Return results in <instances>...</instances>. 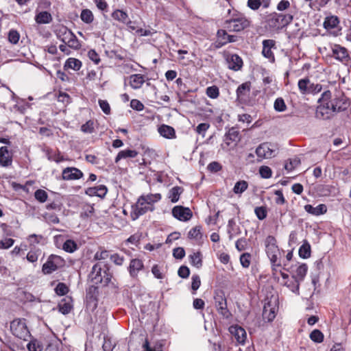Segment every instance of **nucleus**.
Wrapping results in <instances>:
<instances>
[{"label": "nucleus", "mask_w": 351, "mask_h": 351, "mask_svg": "<svg viewBox=\"0 0 351 351\" xmlns=\"http://www.w3.org/2000/svg\"><path fill=\"white\" fill-rule=\"evenodd\" d=\"M38 252L35 250L29 251L27 254V260L30 263H35L38 261Z\"/></svg>", "instance_id": "nucleus-60"}, {"label": "nucleus", "mask_w": 351, "mask_h": 351, "mask_svg": "<svg viewBox=\"0 0 351 351\" xmlns=\"http://www.w3.org/2000/svg\"><path fill=\"white\" fill-rule=\"evenodd\" d=\"M109 252L107 250H102L95 253L94 259L97 261L105 260L109 257Z\"/></svg>", "instance_id": "nucleus-57"}, {"label": "nucleus", "mask_w": 351, "mask_h": 351, "mask_svg": "<svg viewBox=\"0 0 351 351\" xmlns=\"http://www.w3.org/2000/svg\"><path fill=\"white\" fill-rule=\"evenodd\" d=\"M107 193V188L104 185H99L95 187L88 188L86 193L90 196H98L100 197H104Z\"/></svg>", "instance_id": "nucleus-21"}, {"label": "nucleus", "mask_w": 351, "mask_h": 351, "mask_svg": "<svg viewBox=\"0 0 351 351\" xmlns=\"http://www.w3.org/2000/svg\"><path fill=\"white\" fill-rule=\"evenodd\" d=\"M43 239V236L34 234L29 235L27 240L31 245H35L36 244L40 243Z\"/></svg>", "instance_id": "nucleus-58"}, {"label": "nucleus", "mask_w": 351, "mask_h": 351, "mask_svg": "<svg viewBox=\"0 0 351 351\" xmlns=\"http://www.w3.org/2000/svg\"><path fill=\"white\" fill-rule=\"evenodd\" d=\"M144 82V77L141 74H134L130 77V84L134 89L140 88Z\"/></svg>", "instance_id": "nucleus-24"}, {"label": "nucleus", "mask_w": 351, "mask_h": 351, "mask_svg": "<svg viewBox=\"0 0 351 351\" xmlns=\"http://www.w3.org/2000/svg\"><path fill=\"white\" fill-rule=\"evenodd\" d=\"M14 240L10 238L0 241V248L8 249L13 245Z\"/></svg>", "instance_id": "nucleus-62"}, {"label": "nucleus", "mask_w": 351, "mask_h": 351, "mask_svg": "<svg viewBox=\"0 0 351 351\" xmlns=\"http://www.w3.org/2000/svg\"><path fill=\"white\" fill-rule=\"evenodd\" d=\"M215 306L219 314L224 317H228L230 312L227 308L226 300L222 293H217L215 296Z\"/></svg>", "instance_id": "nucleus-12"}, {"label": "nucleus", "mask_w": 351, "mask_h": 351, "mask_svg": "<svg viewBox=\"0 0 351 351\" xmlns=\"http://www.w3.org/2000/svg\"><path fill=\"white\" fill-rule=\"evenodd\" d=\"M239 140V131L234 128H232L226 134L223 143L221 145V148L225 150L232 149L237 145Z\"/></svg>", "instance_id": "nucleus-6"}, {"label": "nucleus", "mask_w": 351, "mask_h": 351, "mask_svg": "<svg viewBox=\"0 0 351 351\" xmlns=\"http://www.w3.org/2000/svg\"><path fill=\"white\" fill-rule=\"evenodd\" d=\"M89 278L95 285H107L111 280L112 275L108 270L102 271L101 265L97 263L93 267Z\"/></svg>", "instance_id": "nucleus-3"}, {"label": "nucleus", "mask_w": 351, "mask_h": 351, "mask_svg": "<svg viewBox=\"0 0 351 351\" xmlns=\"http://www.w3.org/2000/svg\"><path fill=\"white\" fill-rule=\"evenodd\" d=\"M76 249L77 245L72 240H66L63 245V250L69 253L73 252Z\"/></svg>", "instance_id": "nucleus-46"}, {"label": "nucleus", "mask_w": 351, "mask_h": 351, "mask_svg": "<svg viewBox=\"0 0 351 351\" xmlns=\"http://www.w3.org/2000/svg\"><path fill=\"white\" fill-rule=\"evenodd\" d=\"M88 57L95 64H98L100 62V58L99 54L93 49H90L88 52Z\"/></svg>", "instance_id": "nucleus-59"}, {"label": "nucleus", "mask_w": 351, "mask_h": 351, "mask_svg": "<svg viewBox=\"0 0 351 351\" xmlns=\"http://www.w3.org/2000/svg\"><path fill=\"white\" fill-rule=\"evenodd\" d=\"M59 311L62 313L64 315H66L69 313H70L72 305L71 303L68 301H66L65 300H63L60 302L58 304Z\"/></svg>", "instance_id": "nucleus-38"}, {"label": "nucleus", "mask_w": 351, "mask_h": 351, "mask_svg": "<svg viewBox=\"0 0 351 351\" xmlns=\"http://www.w3.org/2000/svg\"><path fill=\"white\" fill-rule=\"evenodd\" d=\"M299 255L303 258H307L311 256V246L309 243L305 241L299 249Z\"/></svg>", "instance_id": "nucleus-36"}, {"label": "nucleus", "mask_w": 351, "mask_h": 351, "mask_svg": "<svg viewBox=\"0 0 351 351\" xmlns=\"http://www.w3.org/2000/svg\"><path fill=\"white\" fill-rule=\"evenodd\" d=\"M259 173L263 178H269L272 176V171L267 166H261L259 169Z\"/></svg>", "instance_id": "nucleus-52"}, {"label": "nucleus", "mask_w": 351, "mask_h": 351, "mask_svg": "<svg viewBox=\"0 0 351 351\" xmlns=\"http://www.w3.org/2000/svg\"><path fill=\"white\" fill-rule=\"evenodd\" d=\"M266 252L272 263H275L278 259L279 250L276 245V240L272 236H269L266 238L265 241Z\"/></svg>", "instance_id": "nucleus-8"}, {"label": "nucleus", "mask_w": 351, "mask_h": 351, "mask_svg": "<svg viewBox=\"0 0 351 351\" xmlns=\"http://www.w3.org/2000/svg\"><path fill=\"white\" fill-rule=\"evenodd\" d=\"M112 17L119 22L123 23H128L130 21L128 15L126 12L121 10H116L112 14Z\"/></svg>", "instance_id": "nucleus-31"}, {"label": "nucleus", "mask_w": 351, "mask_h": 351, "mask_svg": "<svg viewBox=\"0 0 351 351\" xmlns=\"http://www.w3.org/2000/svg\"><path fill=\"white\" fill-rule=\"evenodd\" d=\"M275 46V41L273 40H264L263 41L262 54L264 57L268 58L271 62L274 61V56L271 49Z\"/></svg>", "instance_id": "nucleus-15"}, {"label": "nucleus", "mask_w": 351, "mask_h": 351, "mask_svg": "<svg viewBox=\"0 0 351 351\" xmlns=\"http://www.w3.org/2000/svg\"><path fill=\"white\" fill-rule=\"evenodd\" d=\"M339 23V21L337 16H327L324 22V27L328 30L335 28L338 24Z\"/></svg>", "instance_id": "nucleus-27"}, {"label": "nucleus", "mask_w": 351, "mask_h": 351, "mask_svg": "<svg viewBox=\"0 0 351 351\" xmlns=\"http://www.w3.org/2000/svg\"><path fill=\"white\" fill-rule=\"evenodd\" d=\"M138 155V152L132 149H125L120 151L115 158V162H118L120 160L127 158H135Z\"/></svg>", "instance_id": "nucleus-28"}, {"label": "nucleus", "mask_w": 351, "mask_h": 351, "mask_svg": "<svg viewBox=\"0 0 351 351\" xmlns=\"http://www.w3.org/2000/svg\"><path fill=\"white\" fill-rule=\"evenodd\" d=\"M276 145L269 143H263L256 148V154L261 159H268L276 156Z\"/></svg>", "instance_id": "nucleus-7"}, {"label": "nucleus", "mask_w": 351, "mask_h": 351, "mask_svg": "<svg viewBox=\"0 0 351 351\" xmlns=\"http://www.w3.org/2000/svg\"><path fill=\"white\" fill-rule=\"evenodd\" d=\"M82 21L86 23H90L93 21L94 16L93 12L88 9H84L80 14Z\"/></svg>", "instance_id": "nucleus-37"}, {"label": "nucleus", "mask_w": 351, "mask_h": 351, "mask_svg": "<svg viewBox=\"0 0 351 351\" xmlns=\"http://www.w3.org/2000/svg\"><path fill=\"white\" fill-rule=\"evenodd\" d=\"M308 271V267L306 264L302 263L299 265L295 271V273L293 274V278L297 279L298 281L302 282L305 276L306 275Z\"/></svg>", "instance_id": "nucleus-23"}, {"label": "nucleus", "mask_w": 351, "mask_h": 351, "mask_svg": "<svg viewBox=\"0 0 351 351\" xmlns=\"http://www.w3.org/2000/svg\"><path fill=\"white\" fill-rule=\"evenodd\" d=\"M34 196L35 198L41 203L45 202L48 197L47 192L42 189H38L36 191Z\"/></svg>", "instance_id": "nucleus-45"}, {"label": "nucleus", "mask_w": 351, "mask_h": 351, "mask_svg": "<svg viewBox=\"0 0 351 351\" xmlns=\"http://www.w3.org/2000/svg\"><path fill=\"white\" fill-rule=\"evenodd\" d=\"M173 216L180 221H186L193 216L192 211L186 207L176 206L172 210Z\"/></svg>", "instance_id": "nucleus-11"}, {"label": "nucleus", "mask_w": 351, "mask_h": 351, "mask_svg": "<svg viewBox=\"0 0 351 351\" xmlns=\"http://www.w3.org/2000/svg\"><path fill=\"white\" fill-rule=\"evenodd\" d=\"M311 82L308 78H303L298 81V86L302 95L311 94Z\"/></svg>", "instance_id": "nucleus-22"}, {"label": "nucleus", "mask_w": 351, "mask_h": 351, "mask_svg": "<svg viewBox=\"0 0 351 351\" xmlns=\"http://www.w3.org/2000/svg\"><path fill=\"white\" fill-rule=\"evenodd\" d=\"M182 189L180 186L173 187L169 193V198L171 202L176 203L179 200L180 195L182 193Z\"/></svg>", "instance_id": "nucleus-34"}, {"label": "nucleus", "mask_w": 351, "mask_h": 351, "mask_svg": "<svg viewBox=\"0 0 351 351\" xmlns=\"http://www.w3.org/2000/svg\"><path fill=\"white\" fill-rule=\"evenodd\" d=\"M248 188V183L245 180L237 182L233 187V192L236 195H241Z\"/></svg>", "instance_id": "nucleus-33"}, {"label": "nucleus", "mask_w": 351, "mask_h": 351, "mask_svg": "<svg viewBox=\"0 0 351 351\" xmlns=\"http://www.w3.org/2000/svg\"><path fill=\"white\" fill-rule=\"evenodd\" d=\"M304 210L308 213L315 216L324 214L327 211V208L325 204H319L316 207H314L311 204H306L304 206Z\"/></svg>", "instance_id": "nucleus-19"}, {"label": "nucleus", "mask_w": 351, "mask_h": 351, "mask_svg": "<svg viewBox=\"0 0 351 351\" xmlns=\"http://www.w3.org/2000/svg\"><path fill=\"white\" fill-rule=\"evenodd\" d=\"M191 288L194 291L193 293L199 289L201 285L200 278L198 275H193L191 278Z\"/></svg>", "instance_id": "nucleus-55"}, {"label": "nucleus", "mask_w": 351, "mask_h": 351, "mask_svg": "<svg viewBox=\"0 0 351 351\" xmlns=\"http://www.w3.org/2000/svg\"><path fill=\"white\" fill-rule=\"evenodd\" d=\"M219 88L215 86H209L206 88V95L210 98L215 99L219 96Z\"/></svg>", "instance_id": "nucleus-50"}, {"label": "nucleus", "mask_w": 351, "mask_h": 351, "mask_svg": "<svg viewBox=\"0 0 351 351\" xmlns=\"http://www.w3.org/2000/svg\"><path fill=\"white\" fill-rule=\"evenodd\" d=\"M332 56L340 61L347 60L348 58V53L345 47L339 45H335L332 49Z\"/></svg>", "instance_id": "nucleus-17"}, {"label": "nucleus", "mask_w": 351, "mask_h": 351, "mask_svg": "<svg viewBox=\"0 0 351 351\" xmlns=\"http://www.w3.org/2000/svg\"><path fill=\"white\" fill-rule=\"evenodd\" d=\"M247 5L250 9H252L253 10H256L261 5V0H248Z\"/></svg>", "instance_id": "nucleus-64"}, {"label": "nucleus", "mask_w": 351, "mask_h": 351, "mask_svg": "<svg viewBox=\"0 0 351 351\" xmlns=\"http://www.w3.org/2000/svg\"><path fill=\"white\" fill-rule=\"evenodd\" d=\"M255 214L257 218L260 220H263L267 217V210L265 207L259 206L256 207L254 210Z\"/></svg>", "instance_id": "nucleus-54"}, {"label": "nucleus", "mask_w": 351, "mask_h": 351, "mask_svg": "<svg viewBox=\"0 0 351 351\" xmlns=\"http://www.w3.org/2000/svg\"><path fill=\"white\" fill-rule=\"evenodd\" d=\"M81 130L84 133H93L94 131V122L91 120L86 121L81 126Z\"/></svg>", "instance_id": "nucleus-47"}, {"label": "nucleus", "mask_w": 351, "mask_h": 351, "mask_svg": "<svg viewBox=\"0 0 351 351\" xmlns=\"http://www.w3.org/2000/svg\"><path fill=\"white\" fill-rule=\"evenodd\" d=\"M250 90V84L245 82L240 85L237 90V95L239 97L246 95Z\"/></svg>", "instance_id": "nucleus-39"}, {"label": "nucleus", "mask_w": 351, "mask_h": 351, "mask_svg": "<svg viewBox=\"0 0 351 351\" xmlns=\"http://www.w3.org/2000/svg\"><path fill=\"white\" fill-rule=\"evenodd\" d=\"M228 34L226 33V30H218L217 33V38L216 41V47L219 48L228 43Z\"/></svg>", "instance_id": "nucleus-30"}, {"label": "nucleus", "mask_w": 351, "mask_h": 351, "mask_svg": "<svg viewBox=\"0 0 351 351\" xmlns=\"http://www.w3.org/2000/svg\"><path fill=\"white\" fill-rule=\"evenodd\" d=\"M82 67V62L74 58H69L64 64L65 69H71L74 71H79Z\"/></svg>", "instance_id": "nucleus-29"}, {"label": "nucleus", "mask_w": 351, "mask_h": 351, "mask_svg": "<svg viewBox=\"0 0 351 351\" xmlns=\"http://www.w3.org/2000/svg\"><path fill=\"white\" fill-rule=\"evenodd\" d=\"M152 273L155 278L158 279H162L165 277L162 269L158 265H154L152 268Z\"/></svg>", "instance_id": "nucleus-49"}, {"label": "nucleus", "mask_w": 351, "mask_h": 351, "mask_svg": "<svg viewBox=\"0 0 351 351\" xmlns=\"http://www.w3.org/2000/svg\"><path fill=\"white\" fill-rule=\"evenodd\" d=\"M202 237L201 231H200V227L195 226L189 232V237L190 239H199Z\"/></svg>", "instance_id": "nucleus-53"}, {"label": "nucleus", "mask_w": 351, "mask_h": 351, "mask_svg": "<svg viewBox=\"0 0 351 351\" xmlns=\"http://www.w3.org/2000/svg\"><path fill=\"white\" fill-rule=\"evenodd\" d=\"M300 165V160L298 157L289 159L285 164V169L287 171H291Z\"/></svg>", "instance_id": "nucleus-35"}, {"label": "nucleus", "mask_w": 351, "mask_h": 351, "mask_svg": "<svg viewBox=\"0 0 351 351\" xmlns=\"http://www.w3.org/2000/svg\"><path fill=\"white\" fill-rule=\"evenodd\" d=\"M300 282L292 277L283 282V285L289 288L293 293H298Z\"/></svg>", "instance_id": "nucleus-32"}, {"label": "nucleus", "mask_w": 351, "mask_h": 351, "mask_svg": "<svg viewBox=\"0 0 351 351\" xmlns=\"http://www.w3.org/2000/svg\"><path fill=\"white\" fill-rule=\"evenodd\" d=\"M293 20V16L290 14H279L273 12L267 17V22L270 27L280 29L289 25Z\"/></svg>", "instance_id": "nucleus-4"}, {"label": "nucleus", "mask_w": 351, "mask_h": 351, "mask_svg": "<svg viewBox=\"0 0 351 351\" xmlns=\"http://www.w3.org/2000/svg\"><path fill=\"white\" fill-rule=\"evenodd\" d=\"M158 132L161 136L167 138H172L175 137L174 129L169 125H162L158 128Z\"/></svg>", "instance_id": "nucleus-26"}, {"label": "nucleus", "mask_w": 351, "mask_h": 351, "mask_svg": "<svg viewBox=\"0 0 351 351\" xmlns=\"http://www.w3.org/2000/svg\"><path fill=\"white\" fill-rule=\"evenodd\" d=\"M56 36L63 43L70 48L78 49L81 44L75 35L64 26L59 27L56 31Z\"/></svg>", "instance_id": "nucleus-2"}, {"label": "nucleus", "mask_w": 351, "mask_h": 351, "mask_svg": "<svg viewBox=\"0 0 351 351\" xmlns=\"http://www.w3.org/2000/svg\"><path fill=\"white\" fill-rule=\"evenodd\" d=\"M143 268V261L138 258L131 260L129 266V272L132 277H136L138 273Z\"/></svg>", "instance_id": "nucleus-18"}, {"label": "nucleus", "mask_w": 351, "mask_h": 351, "mask_svg": "<svg viewBox=\"0 0 351 351\" xmlns=\"http://www.w3.org/2000/svg\"><path fill=\"white\" fill-rule=\"evenodd\" d=\"M191 263L196 267L197 268H199L202 267V261L201 258L200 253H193V254L189 256Z\"/></svg>", "instance_id": "nucleus-40"}, {"label": "nucleus", "mask_w": 351, "mask_h": 351, "mask_svg": "<svg viewBox=\"0 0 351 351\" xmlns=\"http://www.w3.org/2000/svg\"><path fill=\"white\" fill-rule=\"evenodd\" d=\"M331 114L332 112L326 111V109L324 106L319 105L317 108L316 116L318 118L326 119H328Z\"/></svg>", "instance_id": "nucleus-41"}, {"label": "nucleus", "mask_w": 351, "mask_h": 351, "mask_svg": "<svg viewBox=\"0 0 351 351\" xmlns=\"http://www.w3.org/2000/svg\"><path fill=\"white\" fill-rule=\"evenodd\" d=\"M84 174L81 170L75 167H66L62 170V177L64 180H79Z\"/></svg>", "instance_id": "nucleus-13"}, {"label": "nucleus", "mask_w": 351, "mask_h": 351, "mask_svg": "<svg viewBox=\"0 0 351 351\" xmlns=\"http://www.w3.org/2000/svg\"><path fill=\"white\" fill-rule=\"evenodd\" d=\"M10 330L12 334L19 339H25L29 335L25 320L23 319H14L10 324Z\"/></svg>", "instance_id": "nucleus-5"}, {"label": "nucleus", "mask_w": 351, "mask_h": 351, "mask_svg": "<svg viewBox=\"0 0 351 351\" xmlns=\"http://www.w3.org/2000/svg\"><path fill=\"white\" fill-rule=\"evenodd\" d=\"M274 109L278 112H284L287 109V106L284 99L281 97L277 98L274 104Z\"/></svg>", "instance_id": "nucleus-44"}, {"label": "nucleus", "mask_w": 351, "mask_h": 351, "mask_svg": "<svg viewBox=\"0 0 351 351\" xmlns=\"http://www.w3.org/2000/svg\"><path fill=\"white\" fill-rule=\"evenodd\" d=\"M99 104L101 109L106 114H109L110 113V107L107 101L99 99Z\"/></svg>", "instance_id": "nucleus-61"}, {"label": "nucleus", "mask_w": 351, "mask_h": 351, "mask_svg": "<svg viewBox=\"0 0 351 351\" xmlns=\"http://www.w3.org/2000/svg\"><path fill=\"white\" fill-rule=\"evenodd\" d=\"M228 67L230 69L238 71L243 65L242 59L237 54H233L227 58Z\"/></svg>", "instance_id": "nucleus-20"}, {"label": "nucleus", "mask_w": 351, "mask_h": 351, "mask_svg": "<svg viewBox=\"0 0 351 351\" xmlns=\"http://www.w3.org/2000/svg\"><path fill=\"white\" fill-rule=\"evenodd\" d=\"M226 28L229 31L239 32L249 26L250 22L245 18H237L227 21Z\"/></svg>", "instance_id": "nucleus-10"}, {"label": "nucleus", "mask_w": 351, "mask_h": 351, "mask_svg": "<svg viewBox=\"0 0 351 351\" xmlns=\"http://www.w3.org/2000/svg\"><path fill=\"white\" fill-rule=\"evenodd\" d=\"M160 193L147 194L140 196L134 205L132 206L131 217L132 220L137 219L147 211L154 210V204L161 199Z\"/></svg>", "instance_id": "nucleus-1"}, {"label": "nucleus", "mask_w": 351, "mask_h": 351, "mask_svg": "<svg viewBox=\"0 0 351 351\" xmlns=\"http://www.w3.org/2000/svg\"><path fill=\"white\" fill-rule=\"evenodd\" d=\"M12 157L7 147L0 148V165L3 167H9L12 165Z\"/></svg>", "instance_id": "nucleus-16"}, {"label": "nucleus", "mask_w": 351, "mask_h": 351, "mask_svg": "<svg viewBox=\"0 0 351 351\" xmlns=\"http://www.w3.org/2000/svg\"><path fill=\"white\" fill-rule=\"evenodd\" d=\"M19 38H20V35H19V33L16 30L12 29L9 32L8 40L12 44H16L19 42Z\"/></svg>", "instance_id": "nucleus-51"}, {"label": "nucleus", "mask_w": 351, "mask_h": 351, "mask_svg": "<svg viewBox=\"0 0 351 351\" xmlns=\"http://www.w3.org/2000/svg\"><path fill=\"white\" fill-rule=\"evenodd\" d=\"M29 351H42L43 346L36 339L30 341L27 345Z\"/></svg>", "instance_id": "nucleus-43"}, {"label": "nucleus", "mask_w": 351, "mask_h": 351, "mask_svg": "<svg viewBox=\"0 0 351 351\" xmlns=\"http://www.w3.org/2000/svg\"><path fill=\"white\" fill-rule=\"evenodd\" d=\"M311 339L316 343H321L324 340V335L319 330H313L310 334Z\"/></svg>", "instance_id": "nucleus-42"}, {"label": "nucleus", "mask_w": 351, "mask_h": 351, "mask_svg": "<svg viewBox=\"0 0 351 351\" xmlns=\"http://www.w3.org/2000/svg\"><path fill=\"white\" fill-rule=\"evenodd\" d=\"M229 332L235 338L239 343L244 344L247 338V334L245 330L242 327L237 325L231 326L229 328Z\"/></svg>", "instance_id": "nucleus-14"}, {"label": "nucleus", "mask_w": 351, "mask_h": 351, "mask_svg": "<svg viewBox=\"0 0 351 351\" xmlns=\"http://www.w3.org/2000/svg\"><path fill=\"white\" fill-rule=\"evenodd\" d=\"M35 20L38 24H47L52 21V16L48 12L43 11L36 15Z\"/></svg>", "instance_id": "nucleus-25"}, {"label": "nucleus", "mask_w": 351, "mask_h": 351, "mask_svg": "<svg viewBox=\"0 0 351 351\" xmlns=\"http://www.w3.org/2000/svg\"><path fill=\"white\" fill-rule=\"evenodd\" d=\"M55 291L58 295H64L69 291L68 287L62 282H59L55 288Z\"/></svg>", "instance_id": "nucleus-48"}, {"label": "nucleus", "mask_w": 351, "mask_h": 351, "mask_svg": "<svg viewBox=\"0 0 351 351\" xmlns=\"http://www.w3.org/2000/svg\"><path fill=\"white\" fill-rule=\"evenodd\" d=\"M63 260L59 256L51 255L47 261L43 265V272L49 274L62 265Z\"/></svg>", "instance_id": "nucleus-9"}, {"label": "nucleus", "mask_w": 351, "mask_h": 351, "mask_svg": "<svg viewBox=\"0 0 351 351\" xmlns=\"http://www.w3.org/2000/svg\"><path fill=\"white\" fill-rule=\"evenodd\" d=\"M110 258L117 265H122L124 262V257L118 254L111 255Z\"/></svg>", "instance_id": "nucleus-63"}, {"label": "nucleus", "mask_w": 351, "mask_h": 351, "mask_svg": "<svg viewBox=\"0 0 351 351\" xmlns=\"http://www.w3.org/2000/svg\"><path fill=\"white\" fill-rule=\"evenodd\" d=\"M240 262L241 265L247 268L250 265V255L248 253H244L240 257Z\"/></svg>", "instance_id": "nucleus-56"}]
</instances>
